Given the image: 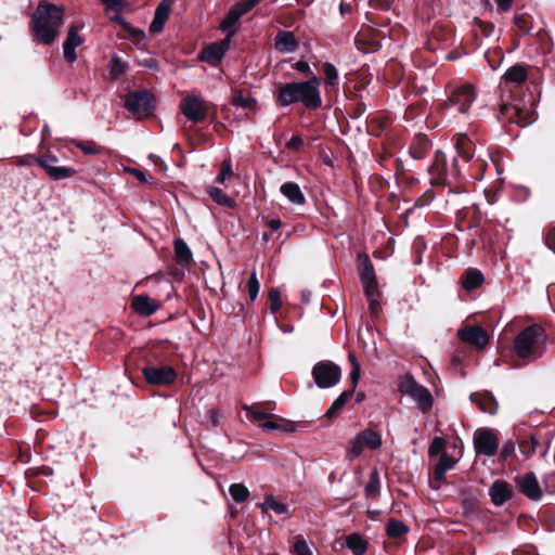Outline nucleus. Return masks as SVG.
<instances>
[{
  "label": "nucleus",
  "instance_id": "nucleus-14",
  "mask_svg": "<svg viewBox=\"0 0 555 555\" xmlns=\"http://www.w3.org/2000/svg\"><path fill=\"white\" fill-rule=\"evenodd\" d=\"M457 337L463 343L469 344L477 349H482L489 343V334L479 325H467L457 331Z\"/></svg>",
  "mask_w": 555,
  "mask_h": 555
},
{
  "label": "nucleus",
  "instance_id": "nucleus-7",
  "mask_svg": "<svg viewBox=\"0 0 555 555\" xmlns=\"http://www.w3.org/2000/svg\"><path fill=\"white\" fill-rule=\"evenodd\" d=\"M475 100L476 92L474 87L469 83H463L453 89L447 102V107L453 112L465 114Z\"/></svg>",
  "mask_w": 555,
  "mask_h": 555
},
{
  "label": "nucleus",
  "instance_id": "nucleus-56",
  "mask_svg": "<svg viewBox=\"0 0 555 555\" xmlns=\"http://www.w3.org/2000/svg\"><path fill=\"white\" fill-rule=\"evenodd\" d=\"M360 374H361L360 364H359V362H354V365L349 375L350 383H351V388L349 390H353V392L356 391V388H357L359 379H360Z\"/></svg>",
  "mask_w": 555,
  "mask_h": 555
},
{
  "label": "nucleus",
  "instance_id": "nucleus-39",
  "mask_svg": "<svg viewBox=\"0 0 555 555\" xmlns=\"http://www.w3.org/2000/svg\"><path fill=\"white\" fill-rule=\"evenodd\" d=\"M380 480L376 468L370 473L369 482L365 486V495L367 498H376L379 494Z\"/></svg>",
  "mask_w": 555,
  "mask_h": 555
},
{
  "label": "nucleus",
  "instance_id": "nucleus-20",
  "mask_svg": "<svg viewBox=\"0 0 555 555\" xmlns=\"http://www.w3.org/2000/svg\"><path fill=\"white\" fill-rule=\"evenodd\" d=\"M470 401L476 403L479 409L491 415L498 412V401L491 391H476L470 395Z\"/></svg>",
  "mask_w": 555,
  "mask_h": 555
},
{
  "label": "nucleus",
  "instance_id": "nucleus-23",
  "mask_svg": "<svg viewBox=\"0 0 555 555\" xmlns=\"http://www.w3.org/2000/svg\"><path fill=\"white\" fill-rule=\"evenodd\" d=\"M298 99L297 82L284 83L279 87L276 103L280 106H288L298 103Z\"/></svg>",
  "mask_w": 555,
  "mask_h": 555
},
{
  "label": "nucleus",
  "instance_id": "nucleus-38",
  "mask_svg": "<svg viewBox=\"0 0 555 555\" xmlns=\"http://www.w3.org/2000/svg\"><path fill=\"white\" fill-rule=\"evenodd\" d=\"M220 411L217 408L209 409L204 415H199V424L205 426L207 429L217 427L220 425Z\"/></svg>",
  "mask_w": 555,
  "mask_h": 555
},
{
  "label": "nucleus",
  "instance_id": "nucleus-52",
  "mask_svg": "<svg viewBox=\"0 0 555 555\" xmlns=\"http://www.w3.org/2000/svg\"><path fill=\"white\" fill-rule=\"evenodd\" d=\"M515 446L516 442L513 439L505 441L500 452V460L507 461L509 457L515 456Z\"/></svg>",
  "mask_w": 555,
  "mask_h": 555
},
{
  "label": "nucleus",
  "instance_id": "nucleus-47",
  "mask_svg": "<svg viewBox=\"0 0 555 555\" xmlns=\"http://www.w3.org/2000/svg\"><path fill=\"white\" fill-rule=\"evenodd\" d=\"M324 74L326 77L327 88H335L338 85V73L332 63L324 64Z\"/></svg>",
  "mask_w": 555,
  "mask_h": 555
},
{
  "label": "nucleus",
  "instance_id": "nucleus-12",
  "mask_svg": "<svg viewBox=\"0 0 555 555\" xmlns=\"http://www.w3.org/2000/svg\"><path fill=\"white\" fill-rule=\"evenodd\" d=\"M126 107L138 118L149 116L153 108V96L147 91L134 92L128 95Z\"/></svg>",
  "mask_w": 555,
  "mask_h": 555
},
{
  "label": "nucleus",
  "instance_id": "nucleus-10",
  "mask_svg": "<svg viewBox=\"0 0 555 555\" xmlns=\"http://www.w3.org/2000/svg\"><path fill=\"white\" fill-rule=\"evenodd\" d=\"M320 85L321 79L318 77L297 82L299 103L309 108H319L322 105Z\"/></svg>",
  "mask_w": 555,
  "mask_h": 555
},
{
  "label": "nucleus",
  "instance_id": "nucleus-35",
  "mask_svg": "<svg viewBox=\"0 0 555 555\" xmlns=\"http://www.w3.org/2000/svg\"><path fill=\"white\" fill-rule=\"evenodd\" d=\"M346 546L353 555H364L367 551V541L359 533H351L346 537Z\"/></svg>",
  "mask_w": 555,
  "mask_h": 555
},
{
  "label": "nucleus",
  "instance_id": "nucleus-50",
  "mask_svg": "<svg viewBox=\"0 0 555 555\" xmlns=\"http://www.w3.org/2000/svg\"><path fill=\"white\" fill-rule=\"evenodd\" d=\"M242 14L234 8L232 9L227 17L221 23V28L223 30H230L240 20Z\"/></svg>",
  "mask_w": 555,
  "mask_h": 555
},
{
  "label": "nucleus",
  "instance_id": "nucleus-6",
  "mask_svg": "<svg viewBox=\"0 0 555 555\" xmlns=\"http://www.w3.org/2000/svg\"><path fill=\"white\" fill-rule=\"evenodd\" d=\"M382 443L383 439L379 431L365 428L350 440L347 456L349 460H354L362 454L365 447L371 450H376L380 448Z\"/></svg>",
  "mask_w": 555,
  "mask_h": 555
},
{
  "label": "nucleus",
  "instance_id": "nucleus-32",
  "mask_svg": "<svg viewBox=\"0 0 555 555\" xmlns=\"http://www.w3.org/2000/svg\"><path fill=\"white\" fill-rule=\"evenodd\" d=\"M262 513L268 509L273 511L275 514L285 515L287 518L292 517L293 514L288 506L282 502H279L272 494L266 496L264 502L258 504Z\"/></svg>",
  "mask_w": 555,
  "mask_h": 555
},
{
  "label": "nucleus",
  "instance_id": "nucleus-11",
  "mask_svg": "<svg viewBox=\"0 0 555 555\" xmlns=\"http://www.w3.org/2000/svg\"><path fill=\"white\" fill-rule=\"evenodd\" d=\"M180 108L183 115L193 122L203 121L209 111L208 104L202 98L195 95L185 96L181 101Z\"/></svg>",
  "mask_w": 555,
  "mask_h": 555
},
{
  "label": "nucleus",
  "instance_id": "nucleus-43",
  "mask_svg": "<svg viewBox=\"0 0 555 555\" xmlns=\"http://www.w3.org/2000/svg\"><path fill=\"white\" fill-rule=\"evenodd\" d=\"M208 194L215 204L219 206H232V201L218 188L211 186L208 189Z\"/></svg>",
  "mask_w": 555,
  "mask_h": 555
},
{
  "label": "nucleus",
  "instance_id": "nucleus-45",
  "mask_svg": "<svg viewBox=\"0 0 555 555\" xmlns=\"http://www.w3.org/2000/svg\"><path fill=\"white\" fill-rule=\"evenodd\" d=\"M127 70V64L119 57L114 56L109 63V75L113 79L119 78Z\"/></svg>",
  "mask_w": 555,
  "mask_h": 555
},
{
  "label": "nucleus",
  "instance_id": "nucleus-61",
  "mask_svg": "<svg viewBox=\"0 0 555 555\" xmlns=\"http://www.w3.org/2000/svg\"><path fill=\"white\" fill-rule=\"evenodd\" d=\"M545 244L555 254V227L547 231L545 235Z\"/></svg>",
  "mask_w": 555,
  "mask_h": 555
},
{
  "label": "nucleus",
  "instance_id": "nucleus-13",
  "mask_svg": "<svg viewBox=\"0 0 555 555\" xmlns=\"http://www.w3.org/2000/svg\"><path fill=\"white\" fill-rule=\"evenodd\" d=\"M357 267L364 293H369L370 288L378 286L374 266L366 253L358 254Z\"/></svg>",
  "mask_w": 555,
  "mask_h": 555
},
{
  "label": "nucleus",
  "instance_id": "nucleus-27",
  "mask_svg": "<svg viewBox=\"0 0 555 555\" xmlns=\"http://www.w3.org/2000/svg\"><path fill=\"white\" fill-rule=\"evenodd\" d=\"M456 461L447 452H442L438 463L434 468V480L436 482H443L446 480V473L454 467Z\"/></svg>",
  "mask_w": 555,
  "mask_h": 555
},
{
  "label": "nucleus",
  "instance_id": "nucleus-2",
  "mask_svg": "<svg viewBox=\"0 0 555 555\" xmlns=\"http://www.w3.org/2000/svg\"><path fill=\"white\" fill-rule=\"evenodd\" d=\"M62 24V8L51 3H41L33 14V36L37 42L49 44L56 38Z\"/></svg>",
  "mask_w": 555,
  "mask_h": 555
},
{
  "label": "nucleus",
  "instance_id": "nucleus-59",
  "mask_svg": "<svg viewBox=\"0 0 555 555\" xmlns=\"http://www.w3.org/2000/svg\"><path fill=\"white\" fill-rule=\"evenodd\" d=\"M78 149H80L85 154H98L100 153V147L93 143H82L79 142L76 144Z\"/></svg>",
  "mask_w": 555,
  "mask_h": 555
},
{
  "label": "nucleus",
  "instance_id": "nucleus-54",
  "mask_svg": "<svg viewBox=\"0 0 555 555\" xmlns=\"http://www.w3.org/2000/svg\"><path fill=\"white\" fill-rule=\"evenodd\" d=\"M469 211H472V217L468 223V228L479 227L482 220L481 210H459V212L462 214L463 217H466Z\"/></svg>",
  "mask_w": 555,
  "mask_h": 555
},
{
  "label": "nucleus",
  "instance_id": "nucleus-22",
  "mask_svg": "<svg viewBox=\"0 0 555 555\" xmlns=\"http://www.w3.org/2000/svg\"><path fill=\"white\" fill-rule=\"evenodd\" d=\"M298 99L297 82L284 83L279 87L276 103L280 106H288L298 103Z\"/></svg>",
  "mask_w": 555,
  "mask_h": 555
},
{
  "label": "nucleus",
  "instance_id": "nucleus-63",
  "mask_svg": "<svg viewBox=\"0 0 555 555\" xmlns=\"http://www.w3.org/2000/svg\"><path fill=\"white\" fill-rule=\"evenodd\" d=\"M129 173H131L137 180H139L142 183L147 182V178L143 171L137 168H130Z\"/></svg>",
  "mask_w": 555,
  "mask_h": 555
},
{
  "label": "nucleus",
  "instance_id": "nucleus-51",
  "mask_svg": "<svg viewBox=\"0 0 555 555\" xmlns=\"http://www.w3.org/2000/svg\"><path fill=\"white\" fill-rule=\"evenodd\" d=\"M232 176H233V169H232L231 160H229V159L223 160L221 164L220 173L216 178V182L224 183Z\"/></svg>",
  "mask_w": 555,
  "mask_h": 555
},
{
  "label": "nucleus",
  "instance_id": "nucleus-3",
  "mask_svg": "<svg viewBox=\"0 0 555 555\" xmlns=\"http://www.w3.org/2000/svg\"><path fill=\"white\" fill-rule=\"evenodd\" d=\"M163 353L158 350H152L144 360L141 369L145 382L152 386H169L172 385L178 374L176 370L164 363Z\"/></svg>",
  "mask_w": 555,
  "mask_h": 555
},
{
  "label": "nucleus",
  "instance_id": "nucleus-24",
  "mask_svg": "<svg viewBox=\"0 0 555 555\" xmlns=\"http://www.w3.org/2000/svg\"><path fill=\"white\" fill-rule=\"evenodd\" d=\"M170 1L163 0L156 8L154 18L150 25L151 33H159L169 17Z\"/></svg>",
  "mask_w": 555,
  "mask_h": 555
},
{
  "label": "nucleus",
  "instance_id": "nucleus-26",
  "mask_svg": "<svg viewBox=\"0 0 555 555\" xmlns=\"http://www.w3.org/2000/svg\"><path fill=\"white\" fill-rule=\"evenodd\" d=\"M82 40L78 34L77 28L70 27L68 30L67 39L64 42V57L68 62H74L77 59L75 49L81 44Z\"/></svg>",
  "mask_w": 555,
  "mask_h": 555
},
{
  "label": "nucleus",
  "instance_id": "nucleus-46",
  "mask_svg": "<svg viewBox=\"0 0 555 555\" xmlns=\"http://www.w3.org/2000/svg\"><path fill=\"white\" fill-rule=\"evenodd\" d=\"M268 297L270 301V312L275 314L282 308V299L279 288H270L268 292Z\"/></svg>",
  "mask_w": 555,
  "mask_h": 555
},
{
  "label": "nucleus",
  "instance_id": "nucleus-33",
  "mask_svg": "<svg viewBox=\"0 0 555 555\" xmlns=\"http://www.w3.org/2000/svg\"><path fill=\"white\" fill-rule=\"evenodd\" d=\"M353 397V390H344L331 404V406L325 412L324 416L326 418L333 420L337 417L346 403Z\"/></svg>",
  "mask_w": 555,
  "mask_h": 555
},
{
  "label": "nucleus",
  "instance_id": "nucleus-44",
  "mask_svg": "<svg viewBox=\"0 0 555 555\" xmlns=\"http://www.w3.org/2000/svg\"><path fill=\"white\" fill-rule=\"evenodd\" d=\"M469 140L466 135H461L456 142V150L460 157L468 162L473 157V152L469 149Z\"/></svg>",
  "mask_w": 555,
  "mask_h": 555
},
{
  "label": "nucleus",
  "instance_id": "nucleus-28",
  "mask_svg": "<svg viewBox=\"0 0 555 555\" xmlns=\"http://www.w3.org/2000/svg\"><path fill=\"white\" fill-rule=\"evenodd\" d=\"M176 261L183 268H189L193 262V255L188 244L182 238L173 242Z\"/></svg>",
  "mask_w": 555,
  "mask_h": 555
},
{
  "label": "nucleus",
  "instance_id": "nucleus-48",
  "mask_svg": "<svg viewBox=\"0 0 555 555\" xmlns=\"http://www.w3.org/2000/svg\"><path fill=\"white\" fill-rule=\"evenodd\" d=\"M246 287H247V292H248L250 301H254L257 298V296L259 294V289H260V284L257 279L256 272H253L250 274V276L247 281Z\"/></svg>",
  "mask_w": 555,
  "mask_h": 555
},
{
  "label": "nucleus",
  "instance_id": "nucleus-37",
  "mask_svg": "<svg viewBox=\"0 0 555 555\" xmlns=\"http://www.w3.org/2000/svg\"><path fill=\"white\" fill-rule=\"evenodd\" d=\"M387 535L391 539H399L409 532V527L397 519H390L386 526Z\"/></svg>",
  "mask_w": 555,
  "mask_h": 555
},
{
  "label": "nucleus",
  "instance_id": "nucleus-31",
  "mask_svg": "<svg viewBox=\"0 0 555 555\" xmlns=\"http://www.w3.org/2000/svg\"><path fill=\"white\" fill-rule=\"evenodd\" d=\"M275 49L281 53H292L297 49V41L293 33L280 31L275 37Z\"/></svg>",
  "mask_w": 555,
  "mask_h": 555
},
{
  "label": "nucleus",
  "instance_id": "nucleus-62",
  "mask_svg": "<svg viewBox=\"0 0 555 555\" xmlns=\"http://www.w3.org/2000/svg\"><path fill=\"white\" fill-rule=\"evenodd\" d=\"M304 144V141L298 135H293L288 142H287V147L291 149V150H295V151H298L300 150V147L302 146Z\"/></svg>",
  "mask_w": 555,
  "mask_h": 555
},
{
  "label": "nucleus",
  "instance_id": "nucleus-15",
  "mask_svg": "<svg viewBox=\"0 0 555 555\" xmlns=\"http://www.w3.org/2000/svg\"><path fill=\"white\" fill-rule=\"evenodd\" d=\"M518 490L529 500L539 501L542 498V489L533 472H528L515 478Z\"/></svg>",
  "mask_w": 555,
  "mask_h": 555
},
{
  "label": "nucleus",
  "instance_id": "nucleus-4",
  "mask_svg": "<svg viewBox=\"0 0 555 555\" xmlns=\"http://www.w3.org/2000/svg\"><path fill=\"white\" fill-rule=\"evenodd\" d=\"M398 391L402 395L410 396L416 401L418 409L423 413L431 410L434 398L428 388L418 384L412 374H404L399 376Z\"/></svg>",
  "mask_w": 555,
  "mask_h": 555
},
{
  "label": "nucleus",
  "instance_id": "nucleus-16",
  "mask_svg": "<svg viewBox=\"0 0 555 555\" xmlns=\"http://www.w3.org/2000/svg\"><path fill=\"white\" fill-rule=\"evenodd\" d=\"M57 158L53 155H43L37 159V164L42 167L53 180L67 179L75 175L73 168L57 166Z\"/></svg>",
  "mask_w": 555,
  "mask_h": 555
},
{
  "label": "nucleus",
  "instance_id": "nucleus-64",
  "mask_svg": "<svg viewBox=\"0 0 555 555\" xmlns=\"http://www.w3.org/2000/svg\"><path fill=\"white\" fill-rule=\"evenodd\" d=\"M294 68L300 73H308L310 70V65L305 61H298Z\"/></svg>",
  "mask_w": 555,
  "mask_h": 555
},
{
  "label": "nucleus",
  "instance_id": "nucleus-55",
  "mask_svg": "<svg viewBox=\"0 0 555 555\" xmlns=\"http://www.w3.org/2000/svg\"><path fill=\"white\" fill-rule=\"evenodd\" d=\"M412 247H413V250L416 254L415 263L416 264L422 263V254L426 249L425 241L423 238H421V237H417V238L414 240Z\"/></svg>",
  "mask_w": 555,
  "mask_h": 555
},
{
  "label": "nucleus",
  "instance_id": "nucleus-36",
  "mask_svg": "<svg viewBox=\"0 0 555 555\" xmlns=\"http://www.w3.org/2000/svg\"><path fill=\"white\" fill-rule=\"evenodd\" d=\"M503 79L506 82L521 83L527 79V70L522 65L512 66L505 72Z\"/></svg>",
  "mask_w": 555,
  "mask_h": 555
},
{
  "label": "nucleus",
  "instance_id": "nucleus-42",
  "mask_svg": "<svg viewBox=\"0 0 555 555\" xmlns=\"http://www.w3.org/2000/svg\"><path fill=\"white\" fill-rule=\"evenodd\" d=\"M229 492L236 503H243L249 496V490L243 483H232L229 488Z\"/></svg>",
  "mask_w": 555,
  "mask_h": 555
},
{
  "label": "nucleus",
  "instance_id": "nucleus-57",
  "mask_svg": "<svg viewBox=\"0 0 555 555\" xmlns=\"http://www.w3.org/2000/svg\"><path fill=\"white\" fill-rule=\"evenodd\" d=\"M260 0H242L235 5V9L244 15L250 11Z\"/></svg>",
  "mask_w": 555,
  "mask_h": 555
},
{
  "label": "nucleus",
  "instance_id": "nucleus-58",
  "mask_svg": "<svg viewBox=\"0 0 555 555\" xmlns=\"http://www.w3.org/2000/svg\"><path fill=\"white\" fill-rule=\"evenodd\" d=\"M243 409L247 412V414L251 413L253 417L256 421H264V422H267V420L271 415L270 413H266V412H262V411H256V410H254L253 406H248L246 404L243 405Z\"/></svg>",
  "mask_w": 555,
  "mask_h": 555
},
{
  "label": "nucleus",
  "instance_id": "nucleus-18",
  "mask_svg": "<svg viewBox=\"0 0 555 555\" xmlns=\"http://www.w3.org/2000/svg\"><path fill=\"white\" fill-rule=\"evenodd\" d=\"M513 494L512 486L507 481L501 479L495 480L489 489L491 502L495 506H502L513 498Z\"/></svg>",
  "mask_w": 555,
  "mask_h": 555
},
{
  "label": "nucleus",
  "instance_id": "nucleus-60",
  "mask_svg": "<svg viewBox=\"0 0 555 555\" xmlns=\"http://www.w3.org/2000/svg\"><path fill=\"white\" fill-rule=\"evenodd\" d=\"M519 450L526 456H530L535 452L533 446L530 444L529 440L519 441Z\"/></svg>",
  "mask_w": 555,
  "mask_h": 555
},
{
  "label": "nucleus",
  "instance_id": "nucleus-21",
  "mask_svg": "<svg viewBox=\"0 0 555 555\" xmlns=\"http://www.w3.org/2000/svg\"><path fill=\"white\" fill-rule=\"evenodd\" d=\"M485 276L479 269L468 268L461 276V285L467 292H473L482 286Z\"/></svg>",
  "mask_w": 555,
  "mask_h": 555
},
{
  "label": "nucleus",
  "instance_id": "nucleus-17",
  "mask_svg": "<svg viewBox=\"0 0 555 555\" xmlns=\"http://www.w3.org/2000/svg\"><path fill=\"white\" fill-rule=\"evenodd\" d=\"M230 41V37H227L219 42L207 46L201 53V60L211 65H217L229 50Z\"/></svg>",
  "mask_w": 555,
  "mask_h": 555
},
{
  "label": "nucleus",
  "instance_id": "nucleus-41",
  "mask_svg": "<svg viewBox=\"0 0 555 555\" xmlns=\"http://www.w3.org/2000/svg\"><path fill=\"white\" fill-rule=\"evenodd\" d=\"M232 101L235 105L241 106L243 108H247V109H251V111L256 109V105H257L256 100L253 96H250L249 94H245L242 91L235 92L233 94Z\"/></svg>",
  "mask_w": 555,
  "mask_h": 555
},
{
  "label": "nucleus",
  "instance_id": "nucleus-49",
  "mask_svg": "<svg viewBox=\"0 0 555 555\" xmlns=\"http://www.w3.org/2000/svg\"><path fill=\"white\" fill-rule=\"evenodd\" d=\"M444 448H446V440L442 437H435L430 442V446L428 449V454H429V456H435L438 454L441 455L442 452H446Z\"/></svg>",
  "mask_w": 555,
  "mask_h": 555
},
{
  "label": "nucleus",
  "instance_id": "nucleus-19",
  "mask_svg": "<svg viewBox=\"0 0 555 555\" xmlns=\"http://www.w3.org/2000/svg\"><path fill=\"white\" fill-rule=\"evenodd\" d=\"M159 307V302L147 295H134L131 298V308L141 317L154 314Z\"/></svg>",
  "mask_w": 555,
  "mask_h": 555
},
{
  "label": "nucleus",
  "instance_id": "nucleus-34",
  "mask_svg": "<svg viewBox=\"0 0 555 555\" xmlns=\"http://www.w3.org/2000/svg\"><path fill=\"white\" fill-rule=\"evenodd\" d=\"M281 193L289 199L294 205L300 206L305 204V196L298 186L294 182H286L281 186Z\"/></svg>",
  "mask_w": 555,
  "mask_h": 555
},
{
  "label": "nucleus",
  "instance_id": "nucleus-1",
  "mask_svg": "<svg viewBox=\"0 0 555 555\" xmlns=\"http://www.w3.org/2000/svg\"><path fill=\"white\" fill-rule=\"evenodd\" d=\"M548 335L540 324L524 327L513 340V353L519 361L515 367L528 365L543 358L546 352Z\"/></svg>",
  "mask_w": 555,
  "mask_h": 555
},
{
  "label": "nucleus",
  "instance_id": "nucleus-30",
  "mask_svg": "<svg viewBox=\"0 0 555 555\" xmlns=\"http://www.w3.org/2000/svg\"><path fill=\"white\" fill-rule=\"evenodd\" d=\"M100 1L105 5V12L112 21L118 23L119 25H122L125 28H128V24L120 16V12L122 11V9L126 4L125 0H100Z\"/></svg>",
  "mask_w": 555,
  "mask_h": 555
},
{
  "label": "nucleus",
  "instance_id": "nucleus-25",
  "mask_svg": "<svg viewBox=\"0 0 555 555\" xmlns=\"http://www.w3.org/2000/svg\"><path fill=\"white\" fill-rule=\"evenodd\" d=\"M264 430H280L283 433H293L296 430V424L293 421L285 420L279 415L271 414L267 422L261 424Z\"/></svg>",
  "mask_w": 555,
  "mask_h": 555
},
{
  "label": "nucleus",
  "instance_id": "nucleus-29",
  "mask_svg": "<svg viewBox=\"0 0 555 555\" xmlns=\"http://www.w3.org/2000/svg\"><path fill=\"white\" fill-rule=\"evenodd\" d=\"M429 175L431 184L446 185L448 183L443 155H437L436 162L429 167Z\"/></svg>",
  "mask_w": 555,
  "mask_h": 555
},
{
  "label": "nucleus",
  "instance_id": "nucleus-5",
  "mask_svg": "<svg viewBox=\"0 0 555 555\" xmlns=\"http://www.w3.org/2000/svg\"><path fill=\"white\" fill-rule=\"evenodd\" d=\"M311 375L313 382L319 388H332L339 383L341 378V369L333 361L322 360L313 365Z\"/></svg>",
  "mask_w": 555,
  "mask_h": 555
},
{
  "label": "nucleus",
  "instance_id": "nucleus-40",
  "mask_svg": "<svg viewBox=\"0 0 555 555\" xmlns=\"http://www.w3.org/2000/svg\"><path fill=\"white\" fill-rule=\"evenodd\" d=\"M367 301H369V310L372 315L377 317L380 310L379 297L380 292L378 291V286L374 288H370L369 293H364Z\"/></svg>",
  "mask_w": 555,
  "mask_h": 555
},
{
  "label": "nucleus",
  "instance_id": "nucleus-9",
  "mask_svg": "<svg viewBox=\"0 0 555 555\" xmlns=\"http://www.w3.org/2000/svg\"><path fill=\"white\" fill-rule=\"evenodd\" d=\"M473 441L477 454L491 457L498 453L500 442L494 429L478 428L474 433Z\"/></svg>",
  "mask_w": 555,
  "mask_h": 555
},
{
  "label": "nucleus",
  "instance_id": "nucleus-53",
  "mask_svg": "<svg viewBox=\"0 0 555 555\" xmlns=\"http://www.w3.org/2000/svg\"><path fill=\"white\" fill-rule=\"evenodd\" d=\"M293 553L295 555H312L310 547L302 538H298L294 544Z\"/></svg>",
  "mask_w": 555,
  "mask_h": 555
},
{
  "label": "nucleus",
  "instance_id": "nucleus-8",
  "mask_svg": "<svg viewBox=\"0 0 555 555\" xmlns=\"http://www.w3.org/2000/svg\"><path fill=\"white\" fill-rule=\"evenodd\" d=\"M459 193L453 192L451 189L444 186L438 191H426L414 204V208H425L436 199L435 205L438 207L449 205H461L463 202L457 201Z\"/></svg>",
  "mask_w": 555,
  "mask_h": 555
}]
</instances>
